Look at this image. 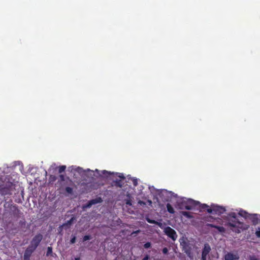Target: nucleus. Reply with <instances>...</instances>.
<instances>
[{
  "label": "nucleus",
  "mask_w": 260,
  "mask_h": 260,
  "mask_svg": "<svg viewBox=\"0 0 260 260\" xmlns=\"http://www.w3.org/2000/svg\"><path fill=\"white\" fill-rule=\"evenodd\" d=\"M227 223L226 225L230 228V230L236 234H239L242 231L247 230L249 225L239 221L235 212H230L226 217Z\"/></svg>",
  "instance_id": "f257e3e1"
},
{
  "label": "nucleus",
  "mask_w": 260,
  "mask_h": 260,
  "mask_svg": "<svg viewBox=\"0 0 260 260\" xmlns=\"http://www.w3.org/2000/svg\"><path fill=\"white\" fill-rule=\"evenodd\" d=\"M199 203L192 199L182 200L178 203L179 208L180 209L190 210L193 209Z\"/></svg>",
  "instance_id": "f03ea898"
},
{
  "label": "nucleus",
  "mask_w": 260,
  "mask_h": 260,
  "mask_svg": "<svg viewBox=\"0 0 260 260\" xmlns=\"http://www.w3.org/2000/svg\"><path fill=\"white\" fill-rule=\"evenodd\" d=\"M42 239L43 236L42 234H38L36 235L30 241V245L28 247L35 250L39 245Z\"/></svg>",
  "instance_id": "7ed1b4c3"
},
{
  "label": "nucleus",
  "mask_w": 260,
  "mask_h": 260,
  "mask_svg": "<svg viewBox=\"0 0 260 260\" xmlns=\"http://www.w3.org/2000/svg\"><path fill=\"white\" fill-rule=\"evenodd\" d=\"M12 185L6 184L0 185V194L2 196L12 194Z\"/></svg>",
  "instance_id": "20e7f679"
},
{
  "label": "nucleus",
  "mask_w": 260,
  "mask_h": 260,
  "mask_svg": "<svg viewBox=\"0 0 260 260\" xmlns=\"http://www.w3.org/2000/svg\"><path fill=\"white\" fill-rule=\"evenodd\" d=\"M165 234L173 241H175L177 238V235L176 231L170 226H167L164 230Z\"/></svg>",
  "instance_id": "39448f33"
},
{
  "label": "nucleus",
  "mask_w": 260,
  "mask_h": 260,
  "mask_svg": "<svg viewBox=\"0 0 260 260\" xmlns=\"http://www.w3.org/2000/svg\"><path fill=\"white\" fill-rule=\"evenodd\" d=\"M180 245L182 247V251H183L187 256H190L191 248L189 243L185 240H183V241L180 242Z\"/></svg>",
  "instance_id": "423d86ee"
},
{
  "label": "nucleus",
  "mask_w": 260,
  "mask_h": 260,
  "mask_svg": "<svg viewBox=\"0 0 260 260\" xmlns=\"http://www.w3.org/2000/svg\"><path fill=\"white\" fill-rule=\"evenodd\" d=\"M115 175L116 176L118 177L120 179H116L113 181L114 185L118 187H122L123 185V180L125 179V177L122 173H116Z\"/></svg>",
  "instance_id": "0eeeda50"
},
{
  "label": "nucleus",
  "mask_w": 260,
  "mask_h": 260,
  "mask_svg": "<svg viewBox=\"0 0 260 260\" xmlns=\"http://www.w3.org/2000/svg\"><path fill=\"white\" fill-rule=\"evenodd\" d=\"M248 219L251 220L253 225H256L260 222V215L257 214H250Z\"/></svg>",
  "instance_id": "6e6552de"
},
{
  "label": "nucleus",
  "mask_w": 260,
  "mask_h": 260,
  "mask_svg": "<svg viewBox=\"0 0 260 260\" xmlns=\"http://www.w3.org/2000/svg\"><path fill=\"white\" fill-rule=\"evenodd\" d=\"M225 260H238L239 256L237 252L233 253L229 252L224 255Z\"/></svg>",
  "instance_id": "1a4fd4ad"
},
{
  "label": "nucleus",
  "mask_w": 260,
  "mask_h": 260,
  "mask_svg": "<svg viewBox=\"0 0 260 260\" xmlns=\"http://www.w3.org/2000/svg\"><path fill=\"white\" fill-rule=\"evenodd\" d=\"M210 251L211 247L209 244L208 243L205 244L202 252V256L207 257Z\"/></svg>",
  "instance_id": "9d476101"
},
{
  "label": "nucleus",
  "mask_w": 260,
  "mask_h": 260,
  "mask_svg": "<svg viewBox=\"0 0 260 260\" xmlns=\"http://www.w3.org/2000/svg\"><path fill=\"white\" fill-rule=\"evenodd\" d=\"M35 251V250L29 248L27 247L26 249L25 250L24 255H23V258L24 260H29L30 257L31 256L32 253Z\"/></svg>",
  "instance_id": "9b49d317"
},
{
  "label": "nucleus",
  "mask_w": 260,
  "mask_h": 260,
  "mask_svg": "<svg viewBox=\"0 0 260 260\" xmlns=\"http://www.w3.org/2000/svg\"><path fill=\"white\" fill-rule=\"evenodd\" d=\"M102 200L101 198H98L94 199L91 200L88 202L85 207L90 208L92 205L96 204L102 202Z\"/></svg>",
  "instance_id": "f8f14e48"
},
{
  "label": "nucleus",
  "mask_w": 260,
  "mask_h": 260,
  "mask_svg": "<svg viewBox=\"0 0 260 260\" xmlns=\"http://www.w3.org/2000/svg\"><path fill=\"white\" fill-rule=\"evenodd\" d=\"M226 210L225 208L216 206H214V214L221 215L225 212Z\"/></svg>",
  "instance_id": "ddd939ff"
},
{
  "label": "nucleus",
  "mask_w": 260,
  "mask_h": 260,
  "mask_svg": "<svg viewBox=\"0 0 260 260\" xmlns=\"http://www.w3.org/2000/svg\"><path fill=\"white\" fill-rule=\"evenodd\" d=\"M11 210L14 216L16 217L20 216V211L16 205L12 206Z\"/></svg>",
  "instance_id": "4468645a"
},
{
  "label": "nucleus",
  "mask_w": 260,
  "mask_h": 260,
  "mask_svg": "<svg viewBox=\"0 0 260 260\" xmlns=\"http://www.w3.org/2000/svg\"><path fill=\"white\" fill-rule=\"evenodd\" d=\"M207 226L209 228H213L215 229H216L220 233H224L225 232V229L224 227L216 225L215 224H212V223H207Z\"/></svg>",
  "instance_id": "2eb2a0df"
},
{
  "label": "nucleus",
  "mask_w": 260,
  "mask_h": 260,
  "mask_svg": "<svg viewBox=\"0 0 260 260\" xmlns=\"http://www.w3.org/2000/svg\"><path fill=\"white\" fill-rule=\"evenodd\" d=\"M238 214L239 215H240V216H242L246 219H248V216L249 215V213H248V212H247L246 211H244V210H241L239 213H238Z\"/></svg>",
  "instance_id": "dca6fc26"
},
{
  "label": "nucleus",
  "mask_w": 260,
  "mask_h": 260,
  "mask_svg": "<svg viewBox=\"0 0 260 260\" xmlns=\"http://www.w3.org/2000/svg\"><path fill=\"white\" fill-rule=\"evenodd\" d=\"M166 207H167V211L170 213L173 214L175 213V210H174L173 207L172 206V205L168 203L166 205Z\"/></svg>",
  "instance_id": "f3484780"
},
{
  "label": "nucleus",
  "mask_w": 260,
  "mask_h": 260,
  "mask_svg": "<svg viewBox=\"0 0 260 260\" xmlns=\"http://www.w3.org/2000/svg\"><path fill=\"white\" fill-rule=\"evenodd\" d=\"M127 197H128V199L125 200V203L127 205L132 206V200L130 199L131 196L129 193L127 194Z\"/></svg>",
  "instance_id": "a211bd4d"
},
{
  "label": "nucleus",
  "mask_w": 260,
  "mask_h": 260,
  "mask_svg": "<svg viewBox=\"0 0 260 260\" xmlns=\"http://www.w3.org/2000/svg\"><path fill=\"white\" fill-rule=\"evenodd\" d=\"M75 220V218L74 217H72L69 220H68L64 224V225H71Z\"/></svg>",
  "instance_id": "6ab92c4d"
},
{
  "label": "nucleus",
  "mask_w": 260,
  "mask_h": 260,
  "mask_svg": "<svg viewBox=\"0 0 260 260\" xmlns=\"http://www.w3.org/2000/svg\"><path fill=\"white\" fill-rule=\"evenodd\" d=\"M65 190L68 193L70 194H72L73 193V189L72 187H66L65 188Z\"/></svg>",
  "instance_id": "aec40b11"
},
{
  "label": "nucleus",
  "mask_w": 260,
  "mask_h": 260,
  "mask_svg": "<svg viewBox=\"0 0 260 260\" xmlns=\"http://www.w3.org/2000/svg\"><path fill=\"white\" fill-rule=\"evenodd\" d=\"M66 169V166H60L59 167L58 169V173H61L62 172H64Z\"/></svg>",
  "instance_id": "412c9836"
},
{
  "label": "nucleus",
  "mask_w": 260,
  "mask_h": 260,
  "mask_svg": "<svg viewBox=\"0 0 260 260\" xmlns=\"http://www.w3.org/2000/svg\"><path fill=\"white\" fill-rule=\"evenodd\" d=\"M52 253V248L51 247H48L46 252V256H49Z\"/></svg>",
  "instance_id": "4be33fe9"
},
{
  "label": "nucleus",
  "mask_w": 260,
  "mask_h": 260,
  "mask_svg": "<svg viewBox=\"0 0 260 260\" xmlns=\"http://www.w3.org/2000/svg\"><path fill=\"white\" fill-rule=\"evenodd\" d=\"M132 183L134 185L135 187L137 186L138 185V180L137 179L135 178H133L132 179Z\"/></svg>",
  "instance_id": "5701e85b"
},
{
  "label": "nucleus",
  "mask_w": 260,
  "mask_h": 260,
  "mask_svg": "<svg viewBox=\"0 0 260 260\" xmlns=\"http://www.w3.org/2000/svg\"><path fill=\"white\" fill-rule=\"evenodd\" d=\"M182 214L183 215H184V216L186 217H188V218H190L191 217V216H190V214L189 212H186V211H183L182 212Z\"/></svg>",
  "instance_id": "b1692460"
},
{
  "label": "nucleus",
  "mask_w": 260,
  "mask_h": 260,
  "mask_svg": "<svg viewBox=\"0 0 260 260\" xmlns=\"http://www.w3.org/2000/svg\"><path fill=\"white\" fill-rule=\"evenodd\" d=\"M56 180V177L55 175H51L49 177L50 182H54Z\"/></svg>",
  "instance_id": "393cba45"
},
{
  "label": "nucleus",
  "mask_w": 260,
  "mask_h": 260,
  "mask_svg": "<svg viewBox=\"0 0 260 260\" xmlns=\"http://www.w3.org/2000/svg\"><path fill=\"white\" fill-rule=\"evenodd\" d=\"M207 211L208 213L214 214V207L212 208H208Z\"/></svg>",
  "instance_id": "a878e982"
},
{
  "label": "nucleus",
  "mask_w": 260,
  "mask_h": 260,
  "mask_svg": "<svg viewBox=\"0 0 260 260\" xmlns=\"http://www.w3.org/2000/svg\"><path fill=\"white\" fill-rule=\"evenodd\" d=\"M91 238L90 235H85L83 238V242H85L87 240H90Z\"/></svg>",
  "instance_id": "bb28decb"
},
{
  "label": "nucleus",
  "mask_w": 260,
  "mask_h": 260,
  "mask_svg": "<svg viewBox=\"0 0 260 260\" xmlns=\"http://www.w3.org/2000/svg\"><path fill=\"white\" fill-rule=\"evenodd\" d=\"M150 247H151V243L149 242H147L144 244V247L145 248L147 249V248H150Z\"/></svg>",
  "instance_id": "cd10ccee"
},
{
  "label": "nucleus",
  "mask_w": 260,
  "mask_h": 260,
  "mask_svg": "<svg viewBox=\"0 0 260 260\" xmlns=\"http://www.w3.org/2000/svg\"><path fill=\"white\" fill-rule=\"evenodd\" d=\"M75 171L80 174L83 172V169L82 168L78 167L75 169Z\"/></svg>",
  "instance_id": "c85d7f7f"
},
{
  "label": "nucleus",
  "mask_w": 260,
  "mask_h": 260,
  "mask_svg": "<svg viewBox=\"0 0 260 260\" xmlns=\"http://www.w3.org/2000/svg\"><path fill=\"white\" fill-rule=\"evenodd\" d=\"M255 234L257 238H260V228H258L256 231Z\"/></svg>",
  "instance_id": "c756f323"
},
{
  "label": "nucleus",
  "mask_w": 260,
  "mask_h": 260,
  "mask_svg": "<svg viewBox=\"0 0 260 260\" xmlns=\"http://www.w3.org/2000/svg\"><path fill=\"white\" fill-rule=\"evenodd\" d=\"M76 237L75 236H73L71 240H70V243L71 244H74L76 242Z\"/></svg>",
  "instance_id": "7c9ffc66"
},
{
  "label": "nucleus",
  "mask_w": 260,
  "mask_h": 260,
  "mask_svg": "<svg viewBox=\"0 0 260 260\" xmlns=\"http://www.w3.org/2000/svg\"><path fill=\"white\" fill-rule=\"evenodd\" d=\"M103 174L105 175H111V174H114V173H111L110 172H108L106 170H104L103 171Z\"/></svg>",
  "instance_id": "2f4dec72"
},
{
  "label": "nucleus",
  "mask_w": 260,
  "mask_h": 260,
  "mask_svg": "<svg viewBox=\"0 0 260 260\" xmlns=\"http://www.w3.org/2000/svg\"><path fill=\"white\" fill-rule=\"evenodd\" d=\"M147 221H148V222H149L150 223H157L154 220L150 219H149V218L147 219Z\"/></svg>",
  "instance_id": "473e14b6"
},
{
  "label": "nucleus",
  "mask_w": 260,
  "mask_h": 260,
  "mask_svg": "<svg viewBox=\"0 0 260 260\" xmlns=\"http://www.w3.org/2000/svg\"><path fill=\"white\" fill-rule=\"evenodd\" d=\"M249 260H258V259L254 255H250L249 257Z\"/></svg>",
  "instance_id": "72a5a7b5"
},
{
  "label": "nucleus",
  "mask_w": 260,
  "mask_h": 260,
  "mask_svg": "<svg viewBox=\"0 0 260 260\" xmlns=\"http://www.w3.org/2000/svg\"><path fill=\"white\" fill-rule=\"evenodd\" d=\"M162 252L164 254H167L168 253V249L167 247H165L162 249Z\"/></svg>",
  "instance_id": "f704fd0d"
},
{
  "label": "nucleus",
  "mask_w": 260,
  "mask_h": 260,
  "mask_svg": "<svg viewBox=\"0 0 260 260\" xmlns=\"http://www.w3.org/2000/svg\"><path fill=\"white\" fill-rule=\"evenodd\" d=\"M60 179L61 181H64V175L62 174H60L59 175Z\"/></svg>",
  "instance_id": "c9c22d12"
},
{
  "label": "nucleus",
  "mask_w": 260,
  "mask_h": 260,
  "mask_svg": "<svg viewBox=\"0 0 260 260\" xmlns=\"http://www.w3.org/2000/svg\"><path fill=\"white\" fill-rule=\"evenodd\" d=\"M138 204H140V205H143V206H144V205H146V204H145V203L144 202H143V201H141V200H139V201H138Z\"/></svg>",
  "instance_id": "e433bc0d"
},
{
  "label": "nucleus",
  "mask_w": 260,
  "mask_h": 260,
  "mask_svg": "<svg viewBox=\"0 0 260 260\" xmlns=\"http://www.w3.org/2000/svg\"><path fill=\"white\" fill-rule=\"evenodd\" d=\"M149 255H146L144 258L142 259V260H148L149 258Z\"/></svg>",
  "instance_id": "4c0bfd02"
},
{
  "label": "nucleus",
  "mask_w": 260,
  "mask_h": 260,
  "mask_svg": "<svg viewBox=\"0 0 260 260\" xmlns=\"http://www.w3.org/2000/svg\"><path fill=\"white\" fill-rule=\"evenodd\" d=\"M208 207H209V206L207 205H206V204H203L202 206V208L203 209H205L206 208H208Z\"/></svg>",
  "instance_id": "58836bf2"
},
{
  "label": "nucleus",
  "mask_w": 260,
  "mask_h": 260,
  "mask_svg": "<svg viewBox=\"0 0 260 260\" xmlns=\"http://www.w3.org/2000/svg\"><path fill=\"white\" fill-rule=\"evenodd\" d=\"M207 257L201 256V260H207Z\"/></svg>",
  "instance_id": "ea45409f"
},
{
  "label": "nucleus",
  "mask_w": 260,
  "mask_h": 260,
  "mask_svg": "<svg viewBox=\"0 0 260 260\" xmlns=\"http://www.w3.org/2000/svg\"><path fill=\"white\" fill-rule=\"evenodd\" d=\"M80 257H75V260H80Z\"/></svg>",
  "instance_id": "a19ab883"
},
{
  "label": "nucleus",
  "mask_w": 260,
  "mask_h": 260,
  "mask_svg": "<svg viewBox=\"0 0 260 260\" xmlns=\"http://www.w3.org/2000/svg\"><path fill=\"white\" fill-rule=\"evenodd\" d=\"M115 260H116V259H115Z\"/></svg>",
  "instance_id": "79ce46f5"
}]
</instances>
